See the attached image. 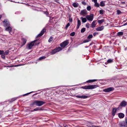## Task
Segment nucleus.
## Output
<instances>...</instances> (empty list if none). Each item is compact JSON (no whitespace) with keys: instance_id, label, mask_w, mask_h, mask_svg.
Masks as SVG:
<instances>
[{"instance_id":"nucleus-1","label":"nucleus","mask_w":127,"mask_h":127,"mask_svg":"<svg viewBox=\"0 0 127 127\" xmlns=\"http://www.w3.org/2000/svg\"><path fill=\"white\" fill-rule=\"evenodd\" d=\"M98 87L97 85H93L85 86L82 87V88L85 89H92L96 88Z\"/></svg>"},{"instance_id":"nucleus-2","label":"nucleus","mask_w":127,"mask_h":127,"mask_svg":"<svg viewBox=\"0 0 127 127\" xmlns=\"http://www.w3.org/2000/svg\"><path fill=\"white\" fill-rule=\"evenodd\" d=\"M45 103V102L42 101H35L32 104V105H36L38 106H41Z\"/></svg>"},{"instance_id":"nucleus-3","label":"nucleus","mask_w":127,"mask_h":127,"mask_svg":"<svg viewBox=\"0 0 127 127\" xmlns=\"http://www.w3.org/2000/svg\"><path fill=\"white\" fill-rule=\"evenodd\" d=\"M37 41V40H35L34 41H32L29 44H28L29 45L28 47L27 48L29 49H31L32 47L34 45H36V44H35V42Z\"/></svg>"},{"instance_id":"nucleus-4","label":"nucleus","mask_w":127,"mask_h":127,"mask_svg":"<svg viewBox=\"0 0 127 127\" xmlns=\"http://www.w3.org/2000/svg\"><path fill=\"white\" fill-rule=\"evenodd\" d=\"M3 23L4 24V26L5 27L10 26V23L7 19H5L3 21Z\"/></svg>"},{"instance_id":"nucleus-5","label":"nucleus","mask_w":127,"mask_h":127,"mask_svg":"<svg viewBox=\"0 0 127 127\" xmlns=\"http://www.w3.org/2000/svg\"><path fill=\"white\" fill-rule=\"evenodd\" d=\"M86 17L88 20L92 21L93 19L94 15L93 14H91L90 15H88L86 16Z\"/></svg>"},{"instance_id":"nucleus-6","label":"nucleus","mask_w":127,"mask_h":127,"mask_svg":"<svg viewBox=\"0 0 127 127\" xmlns=\"http://www.w3.org/2000/svg\"><path fill=\"white\" fill-rule=\"evenodd\" d=\"M46 31V29L45 28L43 29L41 32L37 36L36 38H38L42 36Z\"/></svg>"},{"instance_id":"nucleus-7","label":"nucleus","mask_w":127,"mask_h":127,"mask_svg":"<svg viewBox=\"0 0 127 127\" xmlns=\"http://www.w3.org/2000/svg\"><path fill=\"white\" fill-rule=\"evenodd\" d=\"M114 90V88L113 87H110L104 89L103 91L106 92H108L112 91Z\"/></svg>"},{"instance_id":"nucleus-8","label":"nucleus","mask_w":127,"mask_h":127,"mask_svg":"<svg viewBox=\"0 0 127 127\" xmlns=\"http://www.w3.org/2000/svg\"><path fill=\"white\" fill-rule=\"evenodd\" d=\"M68 44L67 41H65L60 44V45L62 47L64 48L67 46Z\"/></svg>"},{"instance_id":"nucleus-9","label":"nucleus","mask_w":127,"mask_h":127,"mask_svg":"<svg viewBox=\"0 0 127 127\" xmlns=\"http://www.w3.org/2000/svg\"><path fill=\"white\" fill-rule=\"evenodd\" d=\"M120 127H127L126 124L124 121L121 122L119 123Z\"/></svg>"},{"instance_id":"nucleus-10","label":"nucleus","mask_w":127,"mask_h":127,"mask_svg":"<svg viewBox=\"0 0 127 127\" xmlns=\"http://www.w3.org/2000/svg\"><path fill=\"white\" fill-rule=\"evenodd\" d=\"M87 13L86 10H81L80 13V14L83 16H85L87 14Z\"/></svg>"},{"instance_id":"nucleus-11","label":"nucleus","mask_w":127,"mask_h":127,"mask_svg":"<svg viewBox=\"0 0 127 127\" xmlns=\"http://www.w3.org/2000/svg\"><path fill=\"white\" fill-rule=\"evenodd\" d=\"M120 105L122 107H125L127 105V102L123 100L120 103Z\"/></svg>"},{"instance_id":"nucleus-12","label":"nucleus","mask_w":127,"mask_h":127,"mask_svg":"<svg viewBox=\"0 0 127 127\" xmlns=\"http://www.w3.org/2000/svg\"><path fill=\"white\" fill-rule=\"evenodd\" d=\"M97 0H92V1L94 2V6L95 7H98L99 6V4L97 2Z\"/></svg>"},{"instance_id":"nucleus-13","label":"nucleus","mask_w":127,"mask_h":127,"mask_svg":"<svg viewBox=\"0 0 127 127\" xmlns=\"http://www.w3.org/2000/svg\"><path fill=\"white\" fill-rule=\"evenodd\" d=\"M77 26L76 29H78L80 25H81V22L80 21L79 19L78 18L77 19Z\"/></svg>"},{"instance_id":"nucleus-14","label":"nucleus","mask_w":127,"mask_h":127,"mask_svg":"<svg viewBox=\"0 0 127 127\" xmlns=\"http://www.w3.org/2000/svg\"><path fill=\"white\" fill-rule=\"evenodd\" d=\"M5 30L6 31H8L10 33H11L12 30V28L10 26L8 27L5 29Z\"/></svg>"},{"instance_id":"nucleus-15","label":"nucleus","mask_w":127,"mask_h":127,"mask_svg":"<svg viewBox=\"0 0 127 127\" xmlns=\"http://www.w3.org/2000/svg\"><path fill=\"white\" fill-rule=\"evenodd\" d=\"M116 108H114L112 110V114L113 116L115 115L116 112Z\"/></svg>"},{"instance_id":"nucleus-16","label":"nucleus","mask_w":127,"mask_h":127,"mask_svg":"<svg viewBox=\"0 0 127 127\" xmlns=\"http://www.w3.org/2000/svg\"><path fill=\"white\" fill-rule=\"evenodd\" d=\"M104 26H102L96 28V30L97 31H102L104 29Z\"/></svg>"},{"instance_id":"nucleus-17","label":"nucleus","mask_w":127,"mask_h":127,"mask_svg":"<svg viewBox=\"0 0 127 127\" xmlns=\"http://www.w3.org/2000/svg\"><path fill=\"white\" fill-rule=\"evenodd\" d=\"M119 117L120 119L123 118L125 116L124 114L122 113H119L118 114Z\"/></svg>"},{"instance_id":"nucleus-18","label":"nucleus","mask_w":127,"mask_h":127,"mask_svg":"<svg viewBox=\"0 0 127 127\" xmlns=\"http://www.w3.org/2000/svg\"><path fill=\"white\" fill-rule=\"evenodd\" d=\"M80 19L81 20L82 22L83 23H85L87 21V19L86 18H83V17H81L80 18Z\"/></svg>"},{"instance_id":"nucleus-19","label":"nucleus","mask_w":127,"mask_h":127,"mask_svg":"<svg viewBox=\"0 0 127 127\" xmlns=\"http://www.w3.org/2000/svg\"><path fill=\"white\" fill-rule=\"evenodd\" d=\"M96 21H94L92 23L91 25V27L92 28H94L96 26V24H95Z\"/></svg>"},{"instance_id":"nucleus-20","label":"nucleus","mask_w":127,"mask_h":127,"mask_svg":"<svg viewBox=\"0 0 127 127\" xmlns=\"http://www.w3.org/2000/svg\"><path fill=\"white\" fill-rule=\"evenodd\" d=\"M55 49L57 52H59L62 50V49L60 47H57Z\"/></svg>"},{"instance_id":"nucleus-21","label":"nucleus","mask_w":127,"mask_h":127,"mask_svg":"<svg viewBox=\"0 0 127 127\" xmlns=\"http://www.w3.org/2000/svg\"><path fill=\"white\" fill-rule=\"evenodd\" d=\"M105 1H101L100 2V5L101 6H105V4L104 3Z\"/></svg>"},{"instance_id":"nucleus-22","label":"nucleus","mask_w":127,"mask_h":127,"mask_svg":"<svg viewBox=\"0 0 127 127\" xmlns=\"http://www.w3.org/2000/svg\"><path fill=\"white\" fill-rule=\"evenodd\" d=\"M22 41L23 42V45L22 46L24 45L26 43L27 41L26 39L25 38H22Z\"/></svg>"},{"instance_id":"nucleus-23","label":"nucleus","mask_w":127,"mask_h":127,"mask_svg":"<svg viewBox=\"0 0 127 127\" xmlns=\"http://www.w3.org/2000/svg\"><path fill=\"white\" fill-rule=\"evenodd\" d=\"M97 80L96 79L94 80H90L87 81L86 82L87 83H91L92 82H94L96 81Z\"/></svg>"},{"instance_id":"nucleus-24","label":"nucleus","mask_w":127,"mask_h":127,"mask_svg":"<svg viewBox=\"0 0 127 127\" xmlns=\"http://www.w3.org/2000/svg\"><path fill=\"white\" fill-rule=\"evenodd\" d=\"M78 3H74L73 4V6L74 7H78Z\"/></svg>"},{"instance_id":"nucleus-25","label":"nucleus","mask_w":127,"mask_h":127,"mask_svg":"<svg viewBox=\"0 0 127 127\" xmlns=\"http://www.w3.org/2000/svg\"><path fill=\"white\" fill-rule=\"evenodd\" d=\"M56 52H57V51H56L55 49H54L52 50L50 53L52 55H53L55 54Z\"/></svg>"},{"instance_id":"nucleus-26","label":"nucleus","mask_w":127,"mask_h":127,"mask_svg":"<svg viewBox=\"0 0 127 127\" xmlns=\"http://www.w3.org/2000/svg\"><path fill=\"white\" fill-rule=\"evenodd\" d=\"M42 109L39 107H37L35 109H34L33 111H37V110H41Z\"/></svg>"},{"instance_id":"nucleus-27","label":"nucleus","mask_w":127,"mask_h":127,"mask_svg":"<svg viewBox=\"0 0 127 127\" xmlns=\"http://www.w3.org/2000/svg\"><path fill=\"white\" fill-rule=\"evenodd\" d=\"M104 21V20L103 19H101V20H98V22L99 24H101Z\"/></svg>"},{"instance_id":"nucleus-28","label":"nucleus","mask_w":127,"mask_h":127,"mask_svg":"<svg viewBox=\"0 0 127 127\" xmlns=\"http://www.w3.org/2000/svg\"><path fill=\"white\" fill-rule=\"evenodd\" d=\"M104 12V11L102 9L100 10H99V12L100 14L102 15Z\"/></svg>"},{"instance_id":"nucleus-29","label":"nucleus","mask_w":127,"mask_h":127,"mask_svg":"<svg viewBox=\"0 0 127 127\" xmlns=\"http://www.w3.org/2000/svg\"><path fill=\"white\" fill-rule=\"evenodd\" d=\"M123 32H120L117 33V35L118 36H120L123 35Z\"/></svg>"},{"instance_id":"nucleus-30","label":"nucleus","mask_w":127,"mask_h":127,"mask_svg":"<svg viewBox=\"0 0 127 127\" xmlns=\"http://www.w3.org/2000/svg\"><path fill=\"white\" fill-rule=\"evenodd\" d=\"M86 31V28H84L81 29V33L84 32Z\"/></svg>"},{"instance_id":"nucleus-31","label":"nucleus","mask_w":127,"mask_h":127,"mask_svg":"<svg viewBox=\"0 0 127 127\" xmlns=\"http://www.w3.org/2000/svg\"><path fill=\"white\" fill-rule=\"evenodd\" d=\"M46 58V57L44 56H42L39 58V60H41L43 59H44Z\"/></svg>"},{"instance_id":"nucleus-32","label":"nucleus","mask_w":127,"mask_h":127,"mask_svg":"<svg viewBox=\"0 0 127 127\" xmlns=\"http://www.w3.org/2000/svg\"><path fill=\"white\" fill-rule=\"evenodd\" d=\"M93 36L92 34H90L87 37V38L89 39L92 38Z\"/></svg>"},{"instance_id":"nucleus-33","label":"nucleus","mask_w":127,"mask_h":127,"mask_svg":"<svg viewBox=\"0 0 127 127\" xmlns=\"http://www.w3.org/2000/svg\"><path fill=\"white\" fill-rule=\"evenodd\" d=\"M75 34V32H73L71 33L70 34V35L72 36H74Z\"/></svg>"},{"instance_id":"nucleus-34","label":"nucleus","mask_w":127,"mask_h":127,"mask_svg":"<svg viewBox=\"0 0 127 127\" xmlns=\"http://www.w3.org/2000/svg\"><path fill=\"white\" fill-rule=\"evenodd\" d=\"M90 41V39H86V40H84L83 41V42L84 43L88 42H89Z\"/></svg>"},{"instance_id":"nucleus-35","label":"nucleus","mask_w":127,"mask_h":127,"mask_svg":"<svg viewBox=\"0 0 127 127\" xmlns=\"http://www.w3.org/2000/svg\"><path fill=\"white\" fill-rule=\"evenodd\" d=\"M88 97V96L86 95H82L81 96V98L85 99Z\"/></svg>"},{"instance_id":"nucleus-36","label":"nucleus","mask_w":127,"mask_h":127,"mask_svg":"<svg viewBox=\"0 0 127 127\" xmlns=\"http://www.w3.org/2000/svg\"><path fill=\"white\" fill-rule=\"evenodd\" d=\"M88 127H100V126H96L95 125H91V126L89 125L88 126Z\"/></svg>"},{"instance_id":"nucleus-37","label":"nucleus","mask_w":127,"mask_h":127,"mask_svg":"<svg viewBox=\"0 0 127 127\" xmlns=\"http://www.w3.org/2000/svg\"><path fill=\"white\" fill-rule=\"evenodd\" d=\"M53 40V37H51L48 40V42H51Z\"/></svg>"},{"instance_id":"nucleus-38","label":"nucleus","mask_w":127,"mask_h":127,"mask_svg":"<svg viewBox=\"0 0 127 127\" xmlns=\"http://www.w3.org/2000/svg\"><path fill=\"white\" fill-rule=\"evenodd\" d=\"M113 61V60L111 59H109L108 60L107 62H108V63H112V62Z\"/></svg>"},{"instance_id":"nucleus-39","label":"nucleus","mask_w":127,"mask_h":127,"mask_svg":"<svg viewBox=\"0 0 127 127\" xmlns=\"http://www.w3.org/2000/svg\"><path fill=\"white\" fill-rule=\"evenodd\" d=\"M9 51L8 50H7L4 52V54L5 55H7L9 53Z\"/></svg>"},{"instance_id":"nucleus-40","label":"nucleus","mask_w":127,"mask_h":127,"mask_svg":"<svg viewBox=\"0 0 127 127\" xmlns=\"http://www.w3.org/2000/svg\"><path fill=\"white\" fill-rule=\"evenodd\" d=\"M87 9L88 11H90L91 9V7L89 6L87 7Z\"/></svg>"},{"instance_id":"nucleus-41","label":"nucleus","mask_w":127,"mask_h":127,"mask_svg":"<svg viewBox=\"0 0 127 127\" xmlns=\"http://www.w3.org/2000/svg\"><path fill=\"white\" fill-rule=\"evenodd\" d=\"M90 24L89 23H88L86 24V27L88 28H89Z\"/></svg>"},{"instance_id":"nucleus-42","label":"nucleus","mask_w":127,"mask_h":127,"mask_svg":"<svg viewBox=\"0 0 127 127\" xmlns=\"http://www.w3.org/2000/svg\"><path fill=\"white\" fill-rule=\"evenodd\" d=\"M1 57L3 59H5V55L4 54L1 55Z\"/></svg>"},{"instance_id":"nucleus-43","label":"nucleus","mask_w":127,"mask_h":127,"mask_svg":"<svg viewBox=\"0 0 127 127\" xmlns=\"http://www.w3.org/2000/svg\"><path fill=\"white\" fill-rule=\"evenodd\" d=\"M70 26V24L69 23H67V25H66L65 26V28L66 29L68 27Z\"/></svg>"},{"instance_id":"nucleus-44","label":"nucleus","mask_w":127,"mask_h":127,"mask_svg":"<svg viewBox=\"0 0 127 127\" xmlns=\"http://www.w3.org/2000/svg\"><path fill=\"white\" fill-rule=\"evenodd\" d=\"M117 13L118 14H120L121 12V11L120 10H117Z\"/></svg>"},{"instance_id":"nucleus-45","label":"nucleus","mask_w":127,"mask_h":127,"mask_svg":"<svg viewBox=\"0 0 127 127\" xmlns=\"http://www.w3.org/2000/svg\"><path fill=\"white\" fill-rule=\"evenodd\" d=\"M76 96L78 98H81V96L76 95Z\"/></svg>"},{"instance_id":"nucleus-46","label":"nucleus","mask_w":127,"mask_h":127,"mask_svg":"<svg viewBox=\"0 0 127 127\" xmlns=\"http://www.w3.org/2000/svg\"><path fill=\"white\" fill-rule=\"evenodd\" d=\"M125 122L126 124L127 123V117H126L125 119Z\"/></svg>"},{"instance_id":"nucleus-47","label":"nucleus","mask_w":127,"mask_h":127,"mask_svg":"<svg viewBox=\"0 0 127 127\" xmlns=\"http://www.w3.org/2000/svg\"><path fill=\"white\" fill-rule=\"evenodd\" d=\"M98 34V33H97L95 32L93 33V35L94 36H95L96 35V34Z\"/></svg>"},{"instance_id":"nucleus-48","label":"nucleus","mask_w":127,"mask_h":127,"mask_svg":"<svg viewBox=\"0 0 127 127\" xmlns=\"http://www.w3.org/2000/svg\"><path fill=\"white\" fill-rule=\"evenodd\" d=\"M82 3L84 5H85L86 4V3L84 1H82Z\"/></svg>"},{"instance_id":"nucleus-49","label":"nucleus","mask_w":127,"mask_h":127,"mask_svg":"<svg viewBox=\"0 0 127 127\" xmlns=\"http://www.w3.org/2000/svg\"><path fill=\"white\" fill-rule=\"evenodd\" d=\"M3 51H0V54H1V55L3 54Z\"/></svg>"},{"instance_id":"nucleus-50","label":"nucleus","mask_w":127,"mask_h":127,"mask_svg":"<svg viewBox=\"0 0 127 127\" xmlns=\"http://www.w3.org/2000/svg\"><path fill=\"white\" fill-rule=\"evenodd\" d=\"M69 21L70 22H71L72 21V18H69Z\"/></svg>"},{"instance_id":"nucleus-51","label":"nucleus","mask_w":127,"mask_h":127,"mask_svg":"<svg viewBox=\"0 0 127 127\" xmlns=\"http://www.w3.org/2000/svg\"><path fill=\"white\" fill-rule=\"evenodd\" d=\"M122 106H121L120 105L119 106V107H118L119 108V109H122Z\"/></svg>"},{"instance_id":"nucleus-52","label":"nucleus","mask_w":127,"mask_h":127,"mask_svg":"<svg viewBox=\"0 0 127 127\" xmlns=\"http://www.w3.org/2000/svg\"><path fill=\"white\" fill-rule=\"evenodd\" d=\"M12 99V101H14V100H15L16 99V98H14Z\"/></svg>"},{"instance_id":"nucleus-53","label":"nucleus","mask_w":127,"mask_h":127,"mask_svg":"<svg viewBox=\"0 0 127 127\" xmlns=\"http://www.w3.org/2000/svg\"><path fill=\"white\" fill-rule=\"evenodd\" d=\"M127 25V22L122 25V26H125Z\"/></svg>"},{"instance_id":"nucleus-54","label":"nucleus","mask_w":127,"mask_h":127,"mask_svg":"<svg viewBox=\"0 0 127 127\" xmlns=\"http://www.w3.org/2000/svg\"><path fill=\"white\" fill-rule=\"evenodd\" d=\"M45 13L47 15H48V12H45Z\"/></svg>"},{"instance_id":"nucleus-55","label":"nucleus","mask_w":127,"mask_h":127,"mask_svg":"<svg viewBox=\"0 0 127 127\" xmlns=\"http://www.w3.org/2000/svg\"><path fill=\"white\" fill-rule=\"evenodd\" d=\"M30 92V93H28L27 94H26V95H27V94H30L31 93H32V92Z\"/></svg>"},{"instance_id":"nucleus-56","label":"nucleus","mask_w":127,"mask_h":127,"mask_svg":"<svg viewBox=\"0 0 127 127\" xmlns=\"http://www.w3.org/2000/svg\"><path fill=\"white\" fill-rule=\"evenodd\" d=\"M116 111L117 110H120L119 109V108L118 107L117 108H116Z\"/></svg>"},{"instance_id":"nucleus-57","label":"nucleus","mask_w":127,"mask_h":127,"mask_svg":"<svg viewBox=\"0 0 127 127\" xmlns=\"http://www.w3.org/2000/svg\"><path fill=\"white\" fill-rule=\"evenodd\" d=\"M2 17V16L1 15H0V20L1 19Z\"/></svg>"},{"instance_id":"nucleus-58","label":"nucleus","mask_w":127,"mask_h":127,"mask_svg":"<svg viewBox=\"0 0 127 127\" xmlns=\"http://www.w3.org/2000/svg\"><path fill=\"white\" fill-rule=\"evenodd\" d=\"M55 0V1L56 2H57V1H58L59 0Z\"/></svg>"},{"instance_id":"nucleus-59","label":"nucleus","mask_w":127,"mask_h":127,"mask_svg":"<svg viewBox=\"0 0 127 127\" xmlns=\"http://www.w3.org/2000/svg\"><path fill=\"white\" fill-rule=\"evenodd\" d=\"M36 95V94H35L34 95Z\"/></svg>"},{"instance_id":"nucleus-60","label":"nucleus","mask_w":127,"mask_h":127,"mask_svg":"<svg viewBox=\"0 0 127 127\" xmlns=\"http://www.w3.org/2000/svg\"><path fill=\"white\" fill-rule=\"evenodd\" d=\"M126 22V21H125L124 22Z\"/></svg>"},{"instance_id":"nucleus-61","label":"nucleus","mask_w":127,"mask_h":127,"mask_svg":"<svg viewBox=\"0 0 127 127\" xmlns=\"http://www.w3.org/2000/svg\"><path fill=\"white\" fill-rule=\"evenodd\" d=\"M21 21H22V20H21Z\"/></svg>"},{"instance_id":"nucleus-62","label":"nucleus","mask_w":127,"mask_h":127,"mask_svg":"<svg viewBox=\"0 0 127 127\" xmlns=\"http://www.w3.org/2000/svg\"><path fill=\"white\" fill-rule=\"evenodd\" d=\"M127 125V124H126V125Z\"/></svg>"}]
</instances>
